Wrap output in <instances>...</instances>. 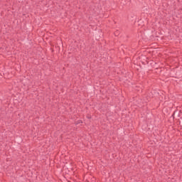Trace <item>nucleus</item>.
Instances as JSON below:
<instances>
[{
    "label": "nucleus",
    "mask_w": 182,
    "mask_h": 182,
    "mask_svg": "<svg viewBox=\"0 0 182 182\" xmlns=\"http://www.w3.org/2000/svg\"><path fill=\"white\" fill-rule=\"evenodd\" d=\"M80 123H82L81 120H78L77 124H79Z\"/></svg>",
    "instance_id": "f257e3e1"
}]
</instances>
